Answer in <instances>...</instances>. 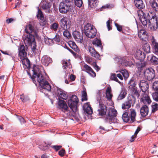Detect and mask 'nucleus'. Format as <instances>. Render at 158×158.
Listing matches in <instances>:
<instances>
[{"label":"nucleus","instance_id":"f257e3e1","mask_svg":"<svg viewBox=\"0 0 158 158\" xmlns=\"http://www.w3.org/2000/svg\"><path fill=\"white\" fill-rule=\"evenodd\" d=\"M33 75L31 76L33 83L36 84V81L35 80V78L37 77V82H39L42 89H45L48 91L51 90V86L48 81H46V78L40 73V70L36 66H34L32 70Z\"/></svg>","mask_w":158,"mask_h":158},{"label":"nucleus","instance_id":"f03ea898","mask_svg":"<svg viewBox=\"0 0 158 158\" xmlns=\"http://www.w3.org/2000/svg\"><path fill=\"white\" fill-rule=\"evenodd\" d=\"M38 36L33 34H24L23 36V40L26 46H31L33 52H34L36 48V43L35 37Z\"/></svg>","mask_w":158,"mask_h":158},{"label":"nucleus","instance_id":"7ed1b4c3","mask_svg":"<svg viewBox=\"0 0 158 158\" xmlns=\"http://www.w3.org/2000/svg\"><path fill=\"white\" fill-rule=\"evenodd\" d=\"M148 14L149 27L151 31L156 30L158 27V15L151 12Z\"/></svg>","mask_w":158,"mask_h":158},{"label":"nucleus","instance_id":"20e7f679","mask_svg":"<svg viewBox=\"0 0 158 158\" xmlns=\"http://www.w3.org/2000/svg\"><path fill=\"white\" fill-rule=\"evenodd\" d=\"M136 113L133 109H131L129 112L125 111L123 114L122 118L126 123H132L135 120Z\"/></svg>","mask_w":158,"mask_h":158},{"label":"nucleus","instance_id":"39448f33","mask_svg":"<svg viewBox=\"0 0 158 158\" xmlns=\"http://www.w3.org/2000/svg\"><path fill=\"white\" fill-rule=\"evenodd\" d=\"M84 32L86 36L90 38H94L96 35V29L90 23H87L85 25Z\"/></svg>","mask_w":158,"mask_h":158},{"label":"nucleus","instance_id":"423d86ee","mask_svg":"<svg viewBox=\"0 0 158 158\" xmlns=\"http://www.w3.org/2000/svg\"><path fill=\"white\" fill-rule=\"evenodd\" d=\"M19 55L21 59L23 64L26 65L25 61L27 62L28 66L30 65V61L29 60L26 58L27 56V52L25 50V47L24 45H21L19 49Z\"/></svg>","mask_w":158,"mask_h":158},{"label":"nucleus","instance_id":"0eeeda50","mask_svg":"<svg viewBox=\"0 0 158 158\" xmlns=\"http://www.w3.org/2000/svg\"><path fill=\"white\" fill-rule=\"evenodd\" d=\"M78 102V99L76 95H73L70 99L68 100V105L73 112H76L77 110V104Z\"/></svg>","mask_w":158,"mask_h":158},{"label":"nucleus","instance_id":"6e6552de","mask_svg":"<svg viewBox=\"0 0 158 158\" xmlns=\"http://www.w3.org/2000/svg\"><path fill=\"white\" fill-rule=\"evenodd\" d=\"M135 98L132 95L129 96L127 100L123 103L122 105V108L123 110L129 109L131 107V105L133 106L135 102Z\"/></svg>","mask_w":158,"mask_h":158},{"label":"nucleus","instance_id":"1a4fd4ad","mask_svg":"<svg viewBox=\"0 0 158 158\" xmlns=\"http://www.w3.org/2000/svg\"><path fill=\"white\" fill-rule=\"evenodd\" d=\"M60 26L62 28H60L59 32L61 34L63 33V30H66L69 29L70 27V21L66 17H63L61 20Z\"/></svg>","mask_w":158,"mask_h":158},{"label":"nucleus","instance_id":"9d476101","mask_svg":"<svg viewBox=\"0 0 158 158\" xmlns=\"http://www.w3.org/2000/svg\"><path fill=\"white\" fill-rule=\"evenodd\" d=\"M58 104V108L66 114L67 117L71 115L70 111L69 110V108L65 101L59 99Z\"/></svg>","mask_w":158,"mask_h":158},{"label":"nucleus","instance_id":"9b49d317","mask_svg":"<svg viewBox=\"0 0 158 158\" xmlns=\"http://www.w3.org/2000/svg\"><path fill=\"white\" fill-rule=\"evenodd\" d=\"M117 112L114 109H112L109 110L105 117L106 121L110 123L114 122V118L116 116Z\"/></svg>","mask_w":158,"mask_h":158},{"label":"nucleus","instance_id":"f8f14e48","mask_svg":"<svg viewBox=\"0 0 158 158\" xmlns=\"http://www.w3.org/2000/svg\"><path fill=\"white\" fill-rule=\"evenodd\" d=\"M144 75L146 79L148 81H151L155 77V71L152 68H148L145 70Z\"/></svg>","mask_w":158,"mask_h":158},{"label":"nucleus","instance_id":"ddd939ff","mask_svg":"<svg viewBox=\"0 0 158 158\" xmlns=\"http://www.w3.org/2000/svg\"><path fill=\"white\" fill-rule=\"evenodd\" d=\"M70 5L69 3L64 1L60 2L59 7L60 12L62 14L66 13L69 10Z\"/></svg>","mask_w":158,"mask_h":158},{"label":"nucleus","instance_id":"4468645a","mask_svg":"<svg viewBox=\"0 0 158 158\" xmlns=\"http://www.w3.org/2000/svg\"><path fill=\"white\" fill-rule=\"evenodd\" d=\"M24 31L26 34H33L36 36H38L37 31L34 29V27L30 24L26 25Z\"/></svg>","mask_w":158,"mask_h":158},{"label":"nucleus","instance_id":"2eb2a0df","mask_svg":"<svg viewBox=\"0 0 158 158\" xmlns=\"http://www.w3.org/2000/svg\"><path fill=\"white\" fill-rule=\"evenodd\" d=\"M138 15L139 19L142 24L144 26H146L148 23L147 19L145 18V13L143 10H139L138 11Z\"/></svg>","mask_w":158,"mask_h":158},{"label":"nucleus","instance_id":"dca6fc26","mask_svg":"<svg viewBox=\"0 0 158 158\" xmlns=\"http://www.w3.org/2000/svg\"><path fill=\"white\" fill-rule=\"evenodd\" d=\"M40 6L43 10H45L46 12L50 13L52 12V10L50 9L52 6L51 3L43 1L41 3Z\"/></svg>","mask_w":158,"mask_h":158},{"label":"nucleus","instance_id":"f3484780","mask_svg":"<svg viewBox=\"0 0 158 158\" xmlns=\"http://www.w3.org/2000/svg\"><path fill=\"white\" fill-rule=\"evenodd\" d=\"M73 35L75 40L78 43H81L83 41L82 34L80 32L75 31L73 33Z\"/></svg>","mask_w":158,"mask_h":158},{"label":"nucleus","instance_id":"a211bd4d","mask_svg":"<svg viewBox=\"0 0 158 158\" xmlns=\"http://www.w3.org/2000/svg\"><path fill=\"white\" fill-rule=\"evenodd\" d=\"M141 102H142L144 104L146 105H149L152 102V101L148 95L146 93L141 96L140 99Z\"/></svg>","mask_w":158,"mask_h":158},{"label":"nucleus","instance_id":"6ab92c4d","mask_svg":"<svg viewBox=\"0 0 158 158\" xmlns=\"http://www.w3.org/2000/svg\"><path fill=\"white\" fill-rule=\"evenodd\" d=\"M139 88L144 93H146V91L148 89V84L147 81L144 80H141L139 84Z\"/></svg>","mask_w":158,"mask_h":158},{"label":"nucleus","instance_id":"aec40b11","mask_svg":"<svg viewBox=\"0 0 158 158\" xmlns=\"http://www.w3.org/2000/svg\"><path fill=\"white\" fill-rule=\"evenodd\" d=\"M136 59L140 61L143 60L145 57V55L144 52L139 49H137L135 54Z\"/></svg>","mask_w":158,"mask_h":158},{"label":"nucleus","instance_id":"412c9836","mask_svg":"<svg viewBox=\"0 0 158 158\" xmlns=\"http://www.w3.org/2000/svg\"><path fill=\"white\" fill-rule=\"evenodd\" d=\"M83 67L84 71L88 73L91 77H96V73L87 64H85Z\"/></svg>","mask_w":158,"mask_h":158},{"label":"nucleus","instance_id":"4be33fe9","mask_svg":"<svg viewBox=\"0 0 158 158\" xmlns=\"http://www.w3.org/2000/svg\"><path fill=\"white\" fill-rule=\"evenodd\" d=\"M42 64L45 66H47L50 64L52 63V59L48 55H45L41 59Z\"/></svg>","mask_w":158,"mask_h":158},{"label":"nucleus","instance_id":"5701e85b","mask_svg":"<svg viewBox=\"0 0 158 158\" xmlns=\"http://www.w3.org/2000/svg\"><path fill=\"white\" fill-rule=\"evenodd\" d=\"M151 41L153 52L156 54L158 55V42H156L154 37H152L151 39Z\"/></svg>","mask_w":158,"mask_h":158},{"label":"nucleus","instance_id":"b1692460","mask_svg":"<svg viewBox=\"0 0 158 158\" xmlns=\"http://www.w3.org/2000/svg\"><path fill=\"white\" fill-rule=\"evenodd\" d=\"M57 96L64 100L67 99L68 97L66 93L60 88H58L57 89Z\"/></svg>","mask_w":158,"mask_h":158},{"label":"nucleus","instance_id":"393cba45","mask_svg":"<svg viewBox=\"0 0 158 158\" xmlns=\"http://www.w3.org/2000/svg\"><path fill=\"white\" fill-rule=\"evenodd\" d=\"M106 106L103 103L100 102L99 109L98 110V114L101 116H103L106 114Z\"/></svg>","mask_w":158,"mask_h":158},{"label":"nucleus","instance_id":"a878e982","mask_svg":"<svg viewBox=\"0 0 158 158\" xmlns=\"http://www.w3.org/2000/svg\"><path fill=\"white\" fill-rule=\"evenodd\" d=\"M83 109L85 112L88 114H91L93 112L92 108L89 102H87L84 104Z\"/></svg>","mask_w":158,"mask_h":158},{"label":"nucleus","instance_id":"bb28decb","mask_svg":"<svg viewBox=\"0 0 158 158\" xmlns=\"http://www.w3.org/2000/svg\"><path fill=\"white\" fill-rule=\"evenodd\" d=\"M148 32L145 30L142 29L138 32L139 38L142 40L146 39L148 37Z\"/></svg>","mask_w":158,"mask_h":158},{"label":"nucleus","instance_id":"cd10ccee","mask_svg":"<svg viewBox=\"0 0 158 158\" xmlns=\"http://www.w3.org/2000/svg\"><path fill=\"white\" fill-rule=\"evenodd\" d=\"M89 51L90 55L93 57L96 58H99L100 55L98 52H97L94 48L92 47H89L88 48Z\"/></svg>","mask_w":158,"mask_h":158},{"label":"nucleus","instance_id":"c85d7f7f","mask_svg":"<svg viewBox=\"0 0 158 158\" xmlns=\"http://www.w3.org/2000/svg\"><path fill=\"white\" fill-rule=\"evenodd\" d=\"M147 59L148 61H150L153 64H158V58L152 55H150L148 56Z\"/></svg>","mask_w":158,"mask_h":158},{"label":"nucleus","instance_id":"c756f323","mask_svg":"<svg viewBox=\"0 0 158 158\" xmlns=\"http://www.w3.org/2000/svg\"><path fill=\"white\" fill-rule=\"evenodd\" d=\"M140 114L142 117H145L148 112V109L147 105H144L141 108L140 110Z\"/></svg>","mask_w":158,"mask_h":158},{"label":"nucleus","instance_id":"7c9ffc66","mask_svg":"<svg viewBox=\"0 0 158 158\" xmlns=\"http://www.w3.org/2000/svg\"><path fill=\"white\" fill-rule=\"evenodd\" d=\"M89 6L91 8L98 7L99 2L98 0H88Z\"/></svg>","mask_w":158,"mask_h":158},{"label":"nucleus","instance_id":"2f4dec72","mask_svg":"<svg viewBox=\"0 0 158 158\" xmlns=\"http://www.w3.org/2000/svg\"><path fill=\"white\" fill-rule=\"evenodd\" d=\"M135 6L139 9H143L145 7V5L142 0H134Z\"/></svg>","mask_w":158,"mask_h":158},{"label":"nucleus","instance_id":"473e14b6","mask_svg":"<svg viewBox=\"0 0 158 158\" xmlns=\"http://www.w3.org/2000/svg\"><path fill=\"white\" fill-rule=\"evenodd\" d=\"M118 77L120 80H122L123 77L122 75L120 74H117L116 75L115 74H112L110 78L111 80L114 81L119 83L120 84L121 82L118 81L117 77Z\"/></svg>","mask_w":158,"mask_h":158},{"label":"nucleus","instance_id":"72a5a7b5","mask_svg":"<svg viewBox=\"0 0 158 158\" xmlns=\"http://www.w3.org/2000/svg\"><path fill=\"white\" fill-rule=\"evenodd\" d=\"M69 44L71 48L77 52L79 53L80 50L74 42L70 41L69 42Z\"/></svg>","mask_w":158,"mask_h":158},{"label":"nucleus","instance_id":"f704fd0d","mask_svg":"<svg viewBox=\"0 0 158 158\" xmlns=\"http://www.w3.org/2000/svg\"><path fill=\"white\" fill-rule=\"evenodd\" d=\"M37 17L40 21H42L44 19V15L42 11L38 7Z\"/></svg>","mask_w":158,"mask_h":158},{"label":"nucleus","instance_id":"c9c22d12","mask_svg":"<svg viewBox=\"0 0 158 158\" xmlns=\"http://www.w3.org/2000/svg\"><path fill=\"white\" fill-rule=\"evenodd\" d=\"M128 85H129V89L130 90L137 88L136 86V84L135 81L131 79L130 81L129 82L128 84Z\"/></svg>","mask_w":158,"mask_h":158},{"label":"nucleus","instance_id":"e433bc0d","mask_svg":"<svg viewBox=\"0 0 158 158\" xmlns=\"http://www.w3.org/2000/svg\"><path fill=\"white\" fill-rule=\"evenodd\" d=\"M111 89L108 87L106 91V95L107 99L110 100L112 97V95L111 93Z\"/></svg>","mask_w":158,"mask_h":158},{"label":"nucleus","instance_id":"4c0bfd02","mask_svg":"<svg viewBox=\"0 0 158 158\" xmlns=\"http://www.w3.org/2000/svg\"><path fill=\"white\" fill-rule=\"evenodd\" d=\"M143 49L147 53H149L150 52V47L149 44L146 43L143 46Z\"/></svg>","mask_w":158,"mask_h":158},{"label":"nucleus","instance_id":"58836bf2","mask_svg":"<svg viewBox=\"0 0 158 158\" xmlns=\"http://www.w3.org/2000/svg\"><path fill=\"white\" fill-rule=\"evenodd\" d=\"M50 145V144H47L44 142L40 146L39 148L42 151H45L48 148V147Z\"/></svg>","mask_w":158,"mask_h":158},{"label":"nucleus","instance_id":"ea45409f","mask_svg":"<svg viewBox=\"0 0 158 158\" xmlns=\"http://www.w3.org/2000/svg\"><path fill=\"white\" fill-rule=\"evenodd\" d=\"M132 95L136 96L137 98H139L140 96L139 92V90L137 89V88H134L133 89L130 90Z\"/></svg>","mask_w":158,"mask_h":158},{"label":"nucleus","instance_id":"a19ab883","mask_svg":"<svg viewBox=\"0 0 158 158\" xmlns=\"http://www.w3.org/2000/svg\"><path fill=\"white\" fill-rule=\"evenodd\" d=\"M120 72L122 74L124 79H127L129 76V74L127 71L126 69H121Z\"/></svg>","mask_w":158,"mask_h":158},{"label":"nucleus","instance_id":"79ce46f5","mask_svg":"<svg viewBox=\"0 0 158 158\" xmlns=\"http://www.w3.org/2000/svg\"><path fill=\"white\" fill-rule=\"evenodd\" d=\"M92 44L95 46L99 47H101L102 46L101 41L97 39H94L93 41L92 42Z\"/></svg>","mask_w":158,"mask_h":158},{"label":"nucleus","instance_id":"37998d69","mask_svg":"<svg viewBox=\"0 0 158 158\" xmlns=\"http://www.w3.org/2000/svg\"><path fill=\"white\" fill-rule=\"evenodd\" d=\"M20 99L23 102H26L29 100V98L28 95L22 94L20 96Z\"/></svg>","mask_w":158,"mask_h":158},{"label":"nucleus","instance_id":"c03bdc74","mask_svg":"<svg viewBox=\"0 0 158 158\" xmlns=\"http://www.w3.org/2000/svg\"><path fill=\"white\" fill-rule=\"evenodd\" d=\"M126 94L127 93L126 92L123 90H122L118 97L117 99L118 100H121L123 99L125 97Z\"/></svg>","mask_w":158,"mask_h":158},{"label":"nucleus","instance_id":"a18cd8bd","mask_svg":"<svg viewBox=\"0 0 158 158\" xmlns=\"http://www.w3.org/2000/svg\"><path fill=\"white\" fill-rule=\"evenodd\" d=\"M140 128L139 127H138L137 128L134 134L131 137V138L130 140V142H132L135 140V139L136 138L137 135L139 132V131L140 130Z\"/></svg>","mask_w":158,"mask_h":158},{"label":"nucleus","instance_id":"49530a36","mask_svg":"<svg viewBox=\"0 0 158 158\" xmlns=\"http://www.w3.org/2000/svg\"><path fill=\"white\" fill-rule=\"evenodd\" d=\"M151 6L153 9L156 12H158V4L153 0L152 2Z\"/></svg>","mask_w":158,"mask_h":158},{"label":"nucleus","instance_id":"de8ad7c7","mask_svg":"<svg viewBox=\"0 0 158 158\" xmlns=\"http://www.w3.org/2000/svg\"><path fill=\"white\" fill-rule=\"evenodd\" d=\"M87 99L86 92L85 91L83 90L82 92L81 101L82 102L86 101Z\"/></svg>","mask_w":158,"mask_h":158},{"label":"nucleus","instance_id":"09e8293b","mask_svg":"<svg viewBox=\"0 0 158 158\" xmlns=\"http://www.w3.org/2000/svg\"><path fill=\"white\" fill-rule=\"evenodd\" d=\"M58 27V24L56 23H54L51 25L50 28L54 31H56L57 30Z\"/></svg>","mask_w":158,"mask_h":158},{"label":"nucleus","instance_id":"8fccbe9b","mask_svg":"<svg viewBox=\"0 0 158 158\" xmlns=\"http://www.w3.org/2000/svg\"><path fill=\"white\" fill-rule=\"evenodd\" d=\"M44 41L45 43L48 45H51L53 44V40L52 39L45 38Z\"/></svg>","mask_w":158,"mask_h":158},{"label":"nucleus","instance_id":"3c124183","mask_svg":"<svg viewBox=\"0 0 158 158\" xmlns=\"http://www.w3.org/2000/svg\"><path fill=\"white\" fill-rule=\"evenodd\" d=\"M75 5L79 7H81L83 4L82 0H74Z\"/></svg>","mask_w":158,"mask_h":158},{"label":"nucleus","instance_id":"603ef678","mask_svg":"<svg viewBox=\"0 0 158 158\" xmlns=\"http://www.w3.org/2000/svg\"><path fill=\"white\" fill-rule=\"evenodd\" d=\"M152 112H155L156 111L158 110V104L154 103V104L152 105Z\"/></svg>","mask_w":158,"mask_h":158},{"label":"nucleus","instance_id":"864d4df0","mask_svg":"<svg viewBox=\"0 0 158 158\" xmlns=\"http://www.w3.org/2000/svg\"><path fill=\"white\" fill-rule=\"evenodd\" d=\"M152 97L155 101L158 102V91L152 93Z\"/></svg>","mask_w":158,"mask_h":158},{"label":"nucleus","instance_id":"5fc2aeb1","mask_svg":"<svg viewBox=\"0 0 158 158\" xmlns=\"http://www.w3.org/2000/svg\"><path fill=\"white\" fill-rule=\"evenodd\" d=\"M61 38L59 35L56 34L55 37L53 38V40L55 41L56 43H58L60 41Z\"/></svg>","mask_w":158,"mask_h":158},{"label":"nucleus","instance_id":"6e6d98bb","mask_svg":"<svg viewBox=\"0 0 158 158\" xmlns=\"http://www.w3.org/2000/svg\"><path fill=\"white\" fill-rule=\"evenodd\" d=\"M64 30L63 32V35L68 38H70L71 35L69 32L67 31V30Z\"/></svg>","mask_w":158,"mask_h":158},{"label":"nucleus","instance_id":"4d7b16f0","mask_svg":"<svg viewBox=\"0 0 158 158\" xmlns=\"http://www.w3.org/2000/svg\"><path fill=\"white\" fill-rule=\"evenodd\" d=\"M121 64L123 66H127V65L128 64V62L127 58H123L122 60Z\"/></svg>","mask_w":158,"mask_h":158},{"label":"nucleus","instance_id":"13d9d810","mask_svg":"<svg viewBox=\"0 0 158 158\" xmlns=\"http://www.w3.org/2000/svg\"><path fill=\"white\" fill-rule=\"evenodd\" d=\"M152 87L155 90H158V81H155L153 83Z\"/></svg>","mask_w":158,"mask_h":158},{"label":"nucleus","instance_id":"bf43d9fd","mask_svg":"<svg viewBox=\"0 0 158 158\" xmlns=\"http://www.w3.org/2000/svg\"><path fill=\"white\" fill-rule=\"evenodd\" d=\"M63 65L64 69H66L68 66L70 65V64L69 62L68 63V62L66 61H64L63 62Z\"/></svg>","mask_w":158,"mask_h":158},{"label":"nucleus","instance_id":"052dcab7","mask_svg":"<svg viewBox=\"0 0 158 158\" xmlns=\"http://www.w3.org/2000/svg\"><path fill=\"white\" fill-rule=\"evenodd\" d=\"M102 96V95L101 94L98 93L97 95V100L98 102V103H99V104H100V102L101 103H103L102 102L101 100V97Z\"/></svg>","mask_w":158,"mask_h":158},{"label":"nucleus","instance_id":"680f3d73","mask_svg":"<svg viewBox=\"0 0 158 158\" xmlns=\"http://www.w3.org/2000/svg\"><path fill=\"white\" fill-rule=\"evenodd\" d=\"M52 148L55 150L56 151H58L62 147L61 146L54 145L51 146Z\"/></svg>","mask_w":158,"mask_h":158},{"label":"nucleus","instance_id":"e2e57ef3","mask_svg":"<svg viewBox=\"0 0 158 158\" xmlns=\"http://www.w3.org/2000/svg\"><path fill=\"white\" fill-rule=\"evenodd\" d=\"M115 26L116 27L117 30L119 31H121L122 30V26L119 25L117 23H115Z\"/></svg>","mask_w":158,"mask_h":158},{"label":"nucleus","instance_id":"0e129e2a","mask_svg":"<svg viewBox=\"0 0 158 158\" xmlns=\"http://www.w3.org/2000/svg\"><path fill=\"white\" fill-rule=\"evenodd\" d=\"M65 153V151L64 149L60 150L59 152V154L61 156H63Z\"/></svg>","mask_w":158,"mask_h":158},{"label":"nucleus","instance_id":"69168bd1","mask_svg":"<svg viewBox=\"0 0 158 158\" xmlns=\"http://www.w3.org/2000/svg\"><path fill=\"white\" fill-rule=\"evenodd\" d=\"M19 119L21 124H24L26 122L25 120L21 117H19Z\"/></svg>","mask_w":158,"mask_h":158},{"label":"nucleus","instance_id":"338daca9","mask_svg":"<svg viewBox=\"0 0 158 158\" xmlns=\"http://www.w3.org/2000/svg\"><path fill=\"white\" fill-rule=\"evenodd\" d=\"M1 52L4 54L7 55L9 56H12V53L11 52H8L7 51H3L2 50H1Z\"/></svg>","mask_w":158,"mask_h":158},{"label":"nucleus","instance_id":"774afa93","mask_svg":"<svg viewBox=\"0 0 158 158\" xmlns=\"http://www.w3.org/2000/svg\"><path fill=\"white\" fill-rule=\"evenodd\" d=\"M106 25L108 30H110L112 29L111 27H110V21L109 20H108L106 22Z\"/></svg>","mask_w":158,"mask_h":158}]
</instances>
